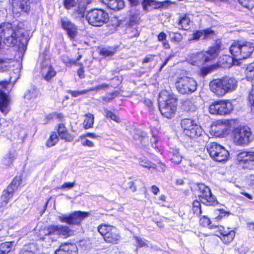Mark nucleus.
I'll return each mask as SVG.
<instances>
[{
    "instance_id": "f257e3e1",
    "label": "nucleus",
    "mask_w": 254,
    "mask_h": 254,
    "mask_svg": "<svg viewBox=\"0 0 254 254\" xmlns=\"http://www.w3.org/2000/svg\"><path fill=\"white\" fill-rule=\"evenodd\" d=\"M234 64L235 62L248 58L254 51V44L245 40L234 41L229 48Z\"/></svg>"
},
{
    "instance_id": "f03ea898",
    "label": "nucleus",
    "mask_w": 254,
    "mask_h": 254,
    "mask_svg": "<svg viewBox=\"0 0 254 254\" xmlns=\"http://www.w3.org/2000/svg\"><path fill=\"white\" fill-rule=\"evenodd\" d=\"M159 110L162 115L167 118H171L177 108V99L167 90L162 91L159 94Z\"/></svg>"
},
{
    "instance_id": "7ed1b4c3",
    "label": "nucleus",
    "mask_w": 254,
    "mask_h": 254,
    "mask_svg": "<svg viewBox=\"0 0 254 254\" xmlns=\"http://www.w3.org/2000/svg\"><path fill=\"white\" fill-rule=\"evenodd\" d=\"M18 34L19 30L14 29L10 23H4L0 26V37L7 46L12 47L16 44Z\"/></svg>"
},
{
    "instance_id": "20e7f679",
    "label": "nucleus",
    "mask_w": 254,
    "mask_h": 254,
    "mask_svg": "<svg viewBox=\"0 0 254 254\" xmlns=\"http://www.w3.org/2000/svg\"><path fill=\"white\" fill-rule=\"evenodd\" d=\"M233 133L234 142L238 145H248L254 139V135L251 128L247 126L235 128Z\"/></svg>"
},
{
    "instance_id": "39448f33",
    "label": "nucleus",
    "mask_w": 254,
    "mask_h": 254,
    "mask_svg": "<svg viewBox=\"0 0 254 254\" xmlns=\"http://www.w3.org/2000/svg\"><path fill=\"white\" fill-rule=\"evenodd\" d=\"M98 231L107 243L118 244L121 239L119 230L113 226L101 225L98 226Z\"/></svg>"
},
{
    "instance_id": "423d86ee",
    "label": "nucleus",
    "mask_w": 254,
    "mask_h": 254,
    "mask_svg": "<svg viewBox=\"0 0 254 254\" xmlns=\"http://www.w3.org/2000/svg\"><path fill=\"white\" fill-rule=\"evenodd\" d=\"M86 18L89 24L94 26H101L108 21L109 17L106 11L93 9L88 12Z\"/></svg>"
},
{
    "instance_id": "0eeeda50",
    "label": "nucleus",
    "mask_w": 254,
    "mask_h": 254,
    "mask_svg": "<svg viewBox=\"0 0 254 254\" xmlns=\"http://www.w3.org/2000/svg\"><path fill=\"white\" fill-rule=\"evenodd\" d=\"M206 147L210 157L216 161H224L229 157L228 151L217 143L209 142L206 144Z\"/></svg>"
},
{
    "instance_id": "6e6552de",
    "label": "nucleus",
    "mask_w": 254,
    "mask_h": 254,
    "mask_svg": "<svg viewBox=\"0 0 254 254\" xmlns=\"http://www.w3.org/2000/svg\"><path fill=\"white\" fill-rule=\"evenodd\" d=\"M177 91L182 94H190L197 89V83L193 78L188 76L179 78L175 83Z\"/></svg>"
},
{
    "instance_id": "1a4fd4ad",
    "label": "nucleus",
    "mask_w": 254,
    "mask_h": 254,
    "mask_svg": "<svg viewBox=\"0 0 254 254\" xmlns=\"http://www.w3.org/2000/svg\"><path fill=\"white\" fill-rule=\"evenodd\" d=\"M181 124L184 133L190 138H196L201 135L202 129L194 121L185 119L181 121Z\"/></svg>"
},
{
    "instance_id": "9d476101",
    "label": "nucleus",
    "mask_w": 254,
    "mask_h": 254,
    "mask_svg": "<svg viewBox=\"0 0 254 254\" xmlns=\"http://www.w3.org/2000/svg\"><path fill=\"white\" fill-rule=\"evenodd\" d=\"M73 234V231L67 226L62 225H51L48 229V234L44 238L46 241L54 242L57 238L53 236H63L64 237H69Z\"/></svg>"
},
{
    "instance_id": "9b49d317",
    "label": "nucleus",
    "mask_w": 254,
    "mask_h": 254,
    "mask_svg": "<svg viewBox=\"0 0 254 254\" xmlns=\"http://www.w3.org/2000/svg\"><path fill=\"white\" fill-rule=\"evenodd\" d=\"M89 216V213L80 211H75L69 215L62 214L58 216V219L63 223L69 225H79L85 218Z\"/></svg>"
},
{
    "instance_id": "f8f14e48",
    "label": "nucleus",
    "mask_w": 254,
    "mask_h": 254,
    "mask_svg": "<svg viewBox=\"0 0 254 254\" xmlns=\"http://www.w3.org/2000/svg\"><path fill=\"white\" fill-rule=\"evenodd\" d=\"M234 124V120L219 121L216 125L211 126V129L215 136L224 137L229 133L230 128Z\"/></svg>"
},
{
    "instance_id": "ddd939ff",
    "label": "nucleus",
    "mask_w": 254,
    "mask_h": 254,
    "mask_svg": "<svg viewBox=\"0 0 254 254\" xmlns=\"http://www.w3.org/2000/svg\"><path fill=\"white\" fill-rule=\"evenodd\" d=\"M198 196L202 203L206 205H214L218 202L216 197L212 195L210 189L203 184L198 185Z\"/></svg>"
},
{
    "instance_id": "4468645a",
    "label": "nucleus",
    "mask_w": 254,
    "mask_h": 254,
    "mask_svg": "<svg viewBox=\"0 0 254 254\" xmlns=\"http://www.w3.org/2000/svg\"><path fill=\"white\" fill-rule=\"evenodd\" d=\"M239 166L243 169H252L254 166V151H244L238 154Z\"/></svg>"
},
{
    "instance_id": "2eb2a0df",
    "label": "nucleus",
    "mask_w": 254,
    "mask_h": 254,
    "mask_svg": "<svg viewBox=\"0 0 254 254\" xmlns=\"http://www.w3.org/2000/svg\"><path fill=\"white\" fill-rule=\"evenodd\" d=\"M62 28L66 31L70 38H74L77 33V27L69 19L66 18H62L60 20Z\"/></svg>"
},
{
    "instance_id": "dca6fc26",
    "label": "nucleus",
    "mask_w": 254,
    "mask_h": 254,
    "mask_svg": "<svg viewBox=\"0 0 254 254\" xmlns=\"http://www.w3.org/2000/svg\"><path fill=\"white\" fill-rule=\"evenodd\" d=\"M11 4L13 12L15 13L28 12L30 10V0H12Z\"/></svg>"
},
{
    "instance_id": "f3484780",
    "label": "nucleus",
    "mask_w": 254,
    "mask_h": 254,
    "mask_svg": "<svg viewBox=\"0 0 254 254\" xmlns=\"http://www.w3.org/2000/svg\"><path fill=\"white\" fill-rule=\"evenodd\" d=\"M210 90L218 96H222L225 94L222 79H215L209 83Z\"/></svg>"
},
{
    "instance_id": "a211bd4d",
    "label": "nucleus",
    "mask_w": 254,
    "mask_h": 254,
    "mask_svg": "<svg viewBox=\"0 0 254 254\" xmlns=\"http://www.w3.org/2000/svg\"><path fill=\"white\" fill-rule=\"evenodd\" d=\"M55 254H77V248L73 244H62L55 251Z\"/></svg>"
},
{
    "instance_id": "6ab92c4d",
    "label": "nucleus",
    "mask_w": 254,
    "mask_h": 254,
    "mask_svg": "<svg viewBox=\"0 0 254 254\" xmlns=\"http://www.w3.org/2000/svg\"><path fill=\"white\" fill-rule=\"evenodd\" d=\"M221 79L223 84H224V90H225V94L232 92L236 89L237 87V81L236 79L230 77H224Z\"/></svg>"
},
{
    "instance_id": "aec40b11",
    "label": "nucleus",
    "mask_w": 254,
    "mask_h": 254,
    "mask_svg": "<svg viewBox=\"0 0 254 254\" xmlns=\"http://www.w3.org/2000/svg\"><path fill=\"white\" fill-rule=\"evenodd\" d=\"M9 104L6 94L0 90V111L4 115L7 114L10 110Z\"/></svg>"
},
{
    "instance_id": "412c9836",
    "label": "nucleus",
    "mask_w": 254,
    "mask_h": 254,
    "mask_svg": "<svg viewBox=\"0 0 254 254\" xmlns=\"http://www.w3.org/2000/svg\"><path fill=\"white\" fill-rule=\"evenodd\" d=\"M168 156L170 161L176 164H179L182 159V156L179 152V149L176 148H170Z\"/></svg>"
},
{
    "instance_id": "4be33fe9",
    "label": "nucleus",
    "mask_w": 254,
    "mask_h": 254,
    "mask_svg": "<svg viewBox=\"0 0 254 254\" xmlns=\"http://www.w3.org/2000/svg\"><path fill=\"white\" fill-rule=\"evenodd\" d=\"M218 49L217 47H211L204 54L200 53L198 57L201 58L203 62H208L215 58L218 54Z\"/></svg>"
},
{
    "instance_id": "5701e85b",
    "label": "nucleus",
    "mask_w": 254,
    "mask_h": 254,
    "mask_svg": "<svg viewBox=\"0 0 254 254\" xmlns=\"http://www.w3.org/2000/svg\"><path fill=\"white\" fill-rule=\"evenodd\" d=\"M103 2L110 8L119 10L125 7V2L123 0H102Z\"/></svg>"
},
{
    "instance_id": "b1692460",
    "label": "nucleus",
    "mask_w": 254,
    "mask_h": 254,
    "mask_svg": "<svg viewBox=\"0 0 254 254\" xmlns=\"http://www.w3.org/2000/svg\"><path fill=\"white\" fill-rule=\"evenodd\" d=\"M91 2V0H79L77 9L74 10V14L75 16L82 17L88 4Z\"/></svg>"
},
{
    "instance_id": "393cba45",
    "label": "nucleus",
    "mask_w": 254,
    "mask_h": 254,
    "mask_svg": "<svg viewBox=\"0 0 254 254\" xmlns=\"http://www.w3.org/2000/svg\"><path fill=\"white\" fill-rule=\"evenodd\" d=\"M41 72L43 78L47 81H50L56 74V71L51 65L43 67Z\"/></svg>"
},
{
    "instance_id": "a878e982",
    "label": "nucleus",
    "mask_w": 254,
    "mask_h": 254,
    "mask_svg": "<svg viewBox=\"0 0 254 254\" xmlns=\"http://www.w3.org/2000/svg\"><path fill=\"white\" fill-rule=\"evenodd\" d=\"M214 34L210 29L208 28L202 31H197L193 34V39L195 40L207 38Z\"/></svg>"
},
{
    "instance_id": "bb28decb",
    "label": "nucleus",
    "mask_w": 254,
    "mask_h": 254,
    "mask_svg": "<svg viewBox=\"0 0 254 254\" xmlns=\"http://www.w3.org/2000/svg\"><path fill=\"white\" fill-rule=\"evenodd\" d=\"M16 244L14 241L5 242L0 245V254H8L13 250Z\"/></svg>"
},
{
    "instance_id": "cd10ccee",
    "label": "nucleus",
    "mask_w": 254,
    "mask_h": 254,
    "mask_svg": "<svg viewBox=\"0 0 254 254\" xmlns=\"http://www.w3.org/2000/svg\"><path fill=\"white\" fill-rule=\"evenodd\" d=\"M40 95L39 90L34 86L29 87L26 91L24 98L26 100L33 101Z\"/></svg>"
},
{
    "instance_id": "c85d7f7f",
    "label": "nucleus",
    "mask_w": 254,
    "mask_h": 254,
    "mask_svg": "<svg viewBox=\"0 0 254 254\" xmlns=\"http://www.w3.org/2000/svg\"><path fill=\"white\" fill-rule=\"evenodd\" d=\"M233 109L231 102L228 101H220L219 115H226L230 113Z\"/></svg>"
},
{
    "instance_id": "c756f323",
    "label": "nucleus",
    "mask_w": 254,
    "mask_h": 254,
    "mask_svg": "<svg viewBox=\"0 0 254 254\" xmlns=\"http://www.w3.org/2000/svg\"><path fill=\"white\" fill-rule=\"evenodd\" d=\"M58 132L61 139H64L68 141H71L72 139V136L68 134L66 127L63 124H60L59 125Z\"/></svg>"
},
{
    "instance_id": "7c9ffc66",
    "label": "nucleus",
    "mask_w": 254,
    "mask_h": 254,
    "mask_svg": "<svg viewBox=\"0 0 254 254\" xmlns=\"http://www.w3.org/2000/svg\"><path fill=\"white\" fill-rule=\"evenodd\" d=\"M13 191L10 187H7V190L3 192L1 196V204L2 206L6 205L9 199L13 196Z\"/></svg>"
},
{
    "instance_id": "2f4dec72",
    "label": "nucleus",
    "mask_w": 254,
    "mask_h": 254,
    "mask_svg": "<svg viewBox=\"0 0 254 254\" xmlns=\"http://www.w3.org/2000/svg\"><path fill=\"white\" fill-rule=\"evenodd\" d=\"M85 119L83 123V126L85 129H88L93 127L94 117V115L91 113H88L84 115Z\"/></svg>"
},
{
    "instance_id": "473e14b6",
    "label": "nucleus",
    "mask_w": 254,
    "mask_h": 254,
    "mask_svg": "<svg viewBox=\"0 0 254 254\" xmlns=\"http://www.w3.org/2000/svg\"><path fill=\"white\" fill-rule=\"evenodd\" d=\"M190 19L187 15H184L180 18L178 24V28L180 29L186 30L190 27Z\"/></svg>"
},
{
    "instance_id": "72a5a7b5",
    "label": "nucleus",
    "mask_w": 254,
    "mask_h": 254,
    "mask_svg": "<svg viewBox=\"0 0 254 254\" xmlns=\"http://www.w3.org/2000/svg\"><path fill=\"white\" fill-rule=\"evenodd\" d=\"M14 158V153L10 151L4 156L2 160V163L6 166L10 167L12 165Z\"/></svg>"
},
{
    "instance_id": "f704fd0d",
    "label": "nucleus",
    "mask_w": 254,
    "mask_h": 254,
    "mask_svg": "<svg viewBox=\"0 0 254 254\" xmlns=\"http://www.w3.org/2000/svg\"><path fill=\"white\" fill-rule=\"evenodd\" d=\"M168 34L170 41L172 42L178 44L181 42L183 39V36L180 33L169 31Z\"/></svg>"
},
{
    "instance_id": "c9c22d12",
    "label": "nucleus",
    "mask_w": 254,
    "mask_h": 254,
    "mask_svg": "<svg viewBox=\"0 0 254 254\" xmlns=\"http://www.w3.org/2000/svg\"><path fill=\"white\" fill-rule=\"evenodd\" d=\"M116 51V48L112 47L102 48L100 50L99 54L100 55L106 57L114 55Z\"/></svg>"
},
{
    "instance_id": "e433bc0d",
    "label": "nucleus",
    "mask_w": 254,
    "mask_h": 254,
    "mask_svg": "<svg viewBox=\"0 0 254 254\" xmlns=\"http://www.w3.org/2000/svg\"><path fill=\"white\" fill-rule=\"evenodd\" d=\"M158 40L162 43L164 49H168L170 48V44L167 40V35L164 32H160L157 37Z\"/></svg>"
},
{
    "instance_id": "4c0bfd02",
    "label": "nucleus",
    "mask_w": 254,
    "mask_h": 254,
    "mask_svg": "<svg viewBox=\"0 0 254 254\" xmlns=\"http://www.w3.org/2000/svg\"><path fill=\"white\" fill-rule=\"evenodd\" d=\"M246 74L248 80L254 84V65L251 64L247 67Z\"/></svg>"
},
{
    "instance_id": "58836bf2",
    "label": "nucleus",
    "mask_w": 254,
    "mask_h": 254,
    "mask_svg": "<svg viewBox=\"0 0 254 254\" xmlns=\"http://www.w3.org/2000/svg\"><path fill=\"white\" fill-rule=\"evenodd\" d=\"M183 108L186 111L193 112L196 110V107L192 101L187 100L183 103Z\"/></svg>"
},
{
    "instance_id": "ea45409f",
    "label": "nucleus",
    "mask_w": 254,
    "mask_h": 254,
    "mask_svg": "<svg viewBox=\"0 0 254 254\" xmlns=\"http://www.w3.org/2000/svg\"><path fill=\"white\" fill-rule=\"evenodd\" d=\"M235 236V232L234 231H230L228 235L223 237H220L222 241L225 244L231 243L234 239Z\"/></svg>"
},
{
    "instance_id": "a19ab883",
    "label": "nucleus",
    "mask_w": 254,
    "mask_h": 254,
    "mask_svg": "<svg viewBox=\"0 0 254 254\" xmlns=\"http://www.w3.org/2000/svg\"><path fill=\"white\" fill-rule=\"evenodd\" d=\"M200 224L203 227H208L209 229H213L214 224L211 225L210 219L205 216H202L199 220Z\"/></svg>"
},
{
    "instance_id": "79ce46f5",
    "label": "nucleus",
    "mask_w": 254,
    "mask_h": 254,
    "mask_svg": "<svg viewBox=\"0 0 254 254\" xmlns=\"http://www.w3.org/2000/svg\"><path fill=\"white\" fill-rule=\"evenodd\" d=\"M209 112L212 114H219L220 110V101L215 102L210 105Z\"/></svg>"
},
{
    "instance_id": "37998d69",
    "label": "nucleus",
    "mask_w": 254,
    "mask_h": 254,
    "mask_svg": "<svg viewBox=\"0 0 254 254\" xmlns=\"http://www.w3.org/2000/svg\"><path fill=\"white\" fill-rule=\"evenodd\" d=\"M59 138L57 134L55 132H53L49 139L47 140V145L48 147L54 146L56 144Z\"/></svg>"
},
{
    "instance_id": "c03bdc74",
    "label": "nucleus",
    "mask_w": 254,
    "mask_h": 254,
    "mask_svg": "<svg viewBox=\"0 0 254 254\" xmlns=\"http://www.w3.org/2000/svg\"><path fill=\"white\" fill-rule=\"evenodd\" d=\"M34 247L33 244L24 246L20 250L19 254H35L32 250Z\"/></svg>"
},
{
    "instance_id": "a18cd8bd",
    "label": "nucleus",
    "mask_w": 254,
    "mask_h": 254,
    "mask_svg": "<svg viewBox=\"0 0 254 254\" xmlns=\"http://www.w3.org/2000/svg\"><path fill=\"white\" fill-rule=\"evenodd\" d=\"M192 211L196 215H199L201 213L200 203L197 200H194L192 203Z\"/></svg>"
},
{
    "instance_id": "49530a36",
    "label": "nucleus",
    "mask_w": 254,
    "mask_h": 254,
    "mask_svg": "<svg viewBox=\"0 0 254 254\" xmlns=\"http://www.w3.org/2000/svg\"><path fill=\"white\" fill-rule=\"evenodd\" d=\"M105 115L107 118H110L117 123L120 122L119 118L110 111L107 110H105Z\"/></svg>"
},
{
    "instance_id": "de8ad7c7",
    "label": "nucleus",
    "mask_w": 254,
    "mask_h": 254,
    "mask_svg": "<svg viewBox=\"0 0 254 254\" xmlns=\"http://www.w3.org/2000/svg\"><path fill=\"white\" fill-rule=\"evenodd\" d=\"M139 17L137 15H131L129 18L128 22V26L129 27H132L135 25L139 21Z\"/></svg>"
},
{
    "instance_id": "09e8293b",
    "label": "nucleus",
    "mask_w": 254,
    "mask_h": 254,
    "mask_svg": "<svg viewBox=\"0 0 254 254\" xmlns=\"http://www.w3.org/2000/svg\"><path fill=\"white\" fill-rule=\"evenodd\" d=\"M20 185V179L19 178H15L11 184L8 186L12 189V191H14Z\"/></svg>"
},
{
    "instance_id": "8fccbe9b",
    "label": "nucleus",
    "mask_w": 254,
    "mask_h": 254,
    "mask_svg": "<svg viewBox=\"0 0 254 254\" xmlns=\"http://www.w3.org/2000/svg\"><path fill=\"white\" fill-rule=\"evenodd\" d=\"M75 4V0H64V5L67 9H70V8L74 6Z\"/></svg>"
},
{
    "instance_id": "3c124183",
    "label": "nucleus",
    "mask_w": 254,
    "mask_h": 254,
    "mask_svg": "<svg viewBox=\"0 0 254 254\" xmlns=\"http://www.w3.org/2000/svg\"><path fill=\"white\" fill-rule=\"evenodd\" d=\"M108 87V85L107 84H102L100 85H98L95 87H92L89 88V89L86 90L87 91V93L90 91H93V90H100L101 89H105L106 88H107Z\"/></svg>"
},
{
    "instance_id": "603ef678",
    "label": "nucleus",
    "mask_w": 254,
    "mask_h": 254,
    "mask_svg": "<svg viewBox=\"0 0 254 254\" xmlns=\"http://www.w3.org/2000/svg\"><path fill=\"white\" fill-rule=\"evenodd\" d=\"M137 247H142L146 245V241L141 238L134 237Z\"/></svg>"
},
{
    "instance_id": "864d4df0",
    "label": "nucleus",
    "mask_w": 254,
    "mask_h": 254,
    "mask_svg": "<svg viewBox=\"0 0 254 254\" xmlns=\"http://www.w3.org/2000/svg\"><path fill=\"white\" fill-rule=\"evenodd\" d=\"M75 183L74 182H72V183L66 182V183H64L61 187H60L59 188V189H62V190H64L66 189H71L73 187H74L75 186Z\"/></svg>"
},
{
    "instance_id": "5fc2aeb1",
    "label": "nucleus",
    "mask_w": 254,
    "mask_h": 254,
    "mask_svg": "<svg viewBox=\"0 0 254 254\" xmlns=\"http://www.w3.org/2000/svg\"><path fill=\"white\" fill-rule=\"evenodd\" d=\"M8 62L6 60L0 58V70L3 71L8 65Z\"/></svg>"
},
{
    "instance_id": "6e6d98bb",
    "label": "nucleus",
    "mask_w": 254,
    "mask_h": 254,
    "mask_svg": "<svg viewBox=\"0 0 254 254\" xmlns=\"http://www.w3.org/2000/svg\"><path fill=\"white\" fill-rule=\"evenodd\" d=\"M140 164L141 166L145 167V168H148V169H155V167L153 166V164L151 163H150V162H146L145 161H141L140 162Z\"/></svg>"
},
{
    "instance_id": "4d7b16f0",
    "label": "nucleus",
    "mask_w": 254,
    "mask_h": 254,
    "mask_svg": "<svg viewBox=\"0 0 254 254\" xmlns=\"http://www.w3.org/2000/svg\"><path fill=\"white\" fill-rule=\"evenodd\" d=\"M239 2L241 3L243 6L250 8L253 5L251 4V0H238Z\"/></svg>"
},
{
    "instance_id": "13d9d810",
    "label": "nucleus",
    "mask_w": 254,
    "mask_h": 254,
    "mask_svg": "<svg viewBox=\"0 0 254 254\" xmlns=\"http://www.w3.org/2000/svg\"><path fill=\"white\" fill-rule=\"evenodd\" d=\"M62 61L63 62L66 64H75L76 63V61L73 59H69L67 57L63 56L62 57Z\"/></svg>"
},
{
    "instance_id": "bf43d9fd",
    "label": "nucleus",
    "mask_w": 254,
    "mask_h": 254,
    "mask_svg": "<svg viewBox=\"0 0 254 254\" xmlns=\"http://www.w3.org/2000/svg\"><path fill=\"white\" fill-rule=\"evenodd\" d=\"M249 102L253 107L252 110L254 111V89H253L249 95Z\"/></svg>"
},
{
    "instance_id": "052dcab7",
    "label": "nucleus",
    "mask_w": 254,
    "mask_h": 254,
    "mask_svg": "<svg viewBox=\"0 0 254 254\" xmlns=\"http://www.w3.org/2000/svg\"><path fill=\"white\" fill-rule=\"evenodd\" d=\"M215 213L216 214H218V215L215 218V219L217 220H220L222 218L223 216L225 215V212L222 210L216 209Z\"/></svg>"
},
{
    "instance_id": "680f3d73",
    "label": "nucleus",
    "mask_w": 254,
    "mask_h": 254,
    "mask_svg": "<svg viewBox=\"0 0 254 254\" xmlns=\"http://www.w3.org/2000/svg\"><path fill=\"white\" fill-rule=\"evenodd\" d=\"M87 93L86 90H81L80 91H72L70 92L71 95L73 97H77L81 94H84Z\"/></svg>"
},
{
    "instance_id": "e2e57ef3",
    "label": "nucleus",
    "mask_w": 254,
    "mask_h": 254,
    "mask_svg": "<svg viewBox=\"0 0 254 254\" xmlns=\"http://www.w3.org/2000/svg\"><path fill=\"white\" fill-rule=\"evenodd\" d=\"M81 143L84 146H87L88 147H93L94 146V143L90 140L87 139H82L81 140Z\"/></svg>"
},
{
    "instance_id": "0e129e2a",
    "label": "nucleus",
    "mask_w": 254,
    "mask_h": 254,
    "mask_svg": "<svg viewBox=\"0 0 254 254\" xmlns=\"http://www.w3.org/2000/svg\"><path fill=\"white\" fill-rule=\"evenodd\" d=\"M153 1V0H144L142 3L143 8L146 9L147 6L150 5Z\"/></svg>"
},
{
    "instance_id": "69168bd1",
    "label": "nucleus",
    "mask_w": 254,
    "mask_h": 254,
    "mask_svg": "<svg viewBox=\"0 0 254 254\" xmlns=\"http://www.w3.org/2000/svg\"><path fill=\"white\" fill-rule=\"evenodd\" d=\"M128 188L132 192H135L136 190V188L135 186V183L134 182L131 181L128 183Z\"/></svg>"
},
{
    "instance_id": "338daca9",
    "label": "nucleus",
    "mask_w": 254,
    "mask_h": 254,
    "mask_svg": "<svg viewBox=\"0 0 254 254\" xmlns=\"http://www.w3.org/2000/svg\"><path fill=\"white\" fill-rule=\"evenodd\" d=\"M151 190L154 195H157L159 192V189L155 185H153L151 187Z\"/></svg>"
},
{
    "instance_id": "774afa93",
    "label": "nucleus",
    "mask_w": 254,
    "mask_h": 254,
    "mask_svg": "<svg viewBox=\"0 0 254 254\" xmlns=\"http://www.w3.org/2000/svg\"><path fill=\"white\" fill-rule=\"evenodd\" d=\"M213 229H217L218 232L219 233V234L221 235V232H223L225 228L222 226H217L214 224V228Z\"/></svg>"
}]
</instances>
